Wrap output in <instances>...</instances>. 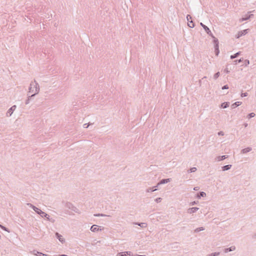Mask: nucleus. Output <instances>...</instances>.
Here are the masks:
<instances>
[{"instance_id":"1","label":"nucleus","mask_w":256,"mask_h":256,"mask_svg":"<svg viewBox=\"0 0 256 256\" xmlns=\"http://www.w3.org/2000/svg\"><path fill=\"white\" fill-rule=\"evenodd\" d=\"M40 90V86L36 80H34L33 82H30L28 88V92L34 93V94L28 96L27 100H26V104H28L30 103L32 98L38 94Z\"/></svg>"},{"instance_id":"2","label":"nucleus","mask_w":256,"mask_h":256,"mask_svg":"<svg viewBox=\"0 0 256 256\" xmlns=\"http://www.w3.org/2000/svg\"><path fill=\"white\" fill-rule=\"evenodd\" d=\"M27 205L30 208H32L38 214H40L42 218H44V216H48V214H46V212H42L41 210L34 206L32 204L28 203Z\"/></svg>"},{"instance_id":"3","label":"nucleus","mask_w":256,"mask_h":256,"mask_svg":"<svg viewBox=\"0 0 256 256\" xmlns=\"http://www.w3.org/2000/svg\"><path fill=\"white\" fill-rule=\"evenodd\" d=\"M65 207L68 209L72 210L76 212H78V209L70 202H66L65 204Z\"/></svg>"},{"instance_id":"4","label":"nucleus","mask_w":256,"mask_h":256,"mask_svg":"<svg viewBox=\"0 0 256 256\" xmlns=\"http://www.w3.org/2000/svg\"><path fill=\"white\" fill-rule=\"evenodd\" d=\"M186 19L188 20V25L190 28H192L194 26V24L192 20V16L190 14H188L186 16Z\"/></svg>"},{"instance_id":"5","label":"nucleus","mask_w":256,"mask_h":256,"mask_svg":"<svg viewBox=\"0 0 256 256\" xmlns=\"http://www.w3.org/2000/svg\"><path fill=\"white\" fill-rule=\"evenodd\" d=\"M200 24L205 30L206 32L207 33V34H208L211 37H214V35L212 34L210 30L209 29V28L207 26L204 24L202 22H200Z\"/></svg>"},{"instance_id":"6","label":"nucleus","mask_w":256,"mask_h":256,"mask_svg":"<svg viewBox=\"0 0 256 256\" xmlns=\"http://www.w3.org/2000/svg\"><path fill=\"white\" fill-rule=\"evenodd\" d=\"M248 29H246L238 32V34L236 36V38H238L242 36L246 35L248 32Z\"/></svg>"},{"instance_id":"7","label":"nucleus","mask_w":256,"mask_h":256,"mask_svg":"<svg viewBox=\"0 0 256 256\" xmlns=\"http://www.w3.org/2000/svg\"><path fill=\"white\" fill-rule=\"evenodd\" d=\"M16 105L12 106L10 108L8 109L6 112V116H10L13 113L14 111L16 110Z\"/></svg>"},{"instance_id":"8","label":"nucleus","mask_w":256,"mask_h":256,"mask_svg":"<svg viewBox=\"0 0 256 256\" xmlns=\"http://www.w3.org/2000/svg\"><path fill=\"white\" fill-rule=\"evenodd\" d=\"M90 230L92 232H97L98 231H100L102 229H100L98 228V226L96 224L92 225L90 228Z\"/></svg>"},{"instance_id":"9","label":"nucleus","mask_w":256,"mask_h":256,"mask_svg":"<svg viewBox=\"0 0 256 256\" xmlns=\"http://www.w3.org/2000/svg\"><path fill=\"white\" fill-rule=\"evenodd\" d=\"M56 236L60 242L62 243H64L65 242V240L64 238H62V236L59 234L58 232H56Z\"/></svg>"},{"instance_id":"10","label":"nucleus","mask_w":256,"mask_h":256,"mask_svg":"<svg viewBox=\"0 0 256 256\" xmlns=\"http://www.w3.org/2000/svg\"><path fill=\"white\" fill-rule=\"evenodd\" d=\"M199 208L196 207H193L190 208L188 210V214H192L196 212Z\"/></svg>"},{"instance_id":"11","label":"nucleus","mask_w":256,"mask_h":256,"mask_svg":"<svg viewBox=\"0 0 256 256\" xmlns=\"http://www.w3.org/2000/svg\"><path fill=\"white\" fill-rule=\"evenodd\" d=\"M228 157V156H226V155L222 156H218L216 158L215 160H216L218 162H220V161L224 160V159Z\"/></svg>"},{"instance_id":"12","label":"nucleus","mask_w":256,"mask_h":256,"mask_svg":"<svg viewBox=\"0 0 256 256\" xmlns=\"http://www.w3.org/2000/svg\"><path fill=\"white\" fill-rule=\"evenodd\" d=\"M170 178L162 179L158 184V186L162 184H166L170 182Z\"/></svg>"},{"instance_id":"13","label":"nucleus","mask_w":256,"mask_h":256,"mask_svg":"<svg viewBox=\"0 0 256 256\" xmlns=\"http://www.w3.org/2000/svg\"><path fill=\"white\" fill-rule=\"evenodd\" d=\"M253 14H249V15H246V16L244 17H243L242 18H240V22H242L244 20H248L249 18H250L251 17L253 16Z\"/></svg>"},{"instance_id":"14","label":"nucleus","mask_w":256,"mask_h":256,"mask_svg":"<svg viewBox=\"0 0 256 256\" xmlns=\"http://www.w3.org/2000/svg\"><path fill=\"white\" fill-rule=\"evenodd\" d=\"M134 224H136V225L139 226H140L142 228H145L148 226L147 224L146 223V222H140V223H139V222H134Z\"/></svg>"},{"instance_id":"15","label":"nucleus","mask_w":256,"mask_h":256,"mask_svg":"<svg viewBox=\"0 0 256 256\" xmlns=\"http://www.w3.org/2000/svg\"><path fill=\"white\" fill-rule=\"evenodd\" d=\"M214 39V48H218V40L214 37H214H212Z\"/></svg>"},{"instance_id":"16","label":"nucleus","mask_w":256,"mask_h":256,"mask_svg":"<svg viewBox=\"0 0 256 256\" xmlns=\"http://www.w3.org/2000/svg\"><path fill=\"white\" fill-rule=\"evenodd\" d=\"M236 250V247L234 246H232L228 248H226L224 250L225 252H229L234 251Z\"/></svg>"},{"instance_id":"17","label":"nucleus","mask_w":256,"mask_h":256,"mask_svg":"<svg viewBox=\"0 0 256 256\" xmlns=\"http://www.w3.org/2000/svg\"><path fill=\"white\" fill-rule=\"evenodd\" d=\"M241 104H242V102H234V104H233L231 106L232 108V109L235 108H236L237 106H240Z\"/></svg>"},{"instance_id":"18","label":"nucleus","mask_w":256,"mask_h":256,"mask_svg":"<svg viewBox=\"0 0 256 256\" xmlns=\"http://www.w3.org/2000/svg\"><path fill=\"white\" fill-rule=\"evenodd\" d=\"M252 148H250V147H248V148H245L244 149H242V150H241V153L242 154H246V153H247L250 151L252 150Z\"/></svg>"},{"instance_id":"19","label":"nucleus","mask_w":256,"mask_h":256,"mask_svg":"<svg viewBox=\"0 0 256 256\" xmlns=\"http://www.w3.org/2000/svg\"><path fill=\"white\" fill-rule=\"evenodd\" d=\"M231 164H228L222 167V169L223 171L228 170L232 168Z\"/></svg>"},{"instance_id":"20","label":"nucleus","mask_w":256,"mask_h":256,"mask_svg":"<svg viewBox=\"0 0 256 256\" xmlns=\"http://www.w3.org/2000/svg\"><path fill=\"white\" fill-rule=\"evenodd\" d=\"M206 196V192H201L199 194H197V198H200L201 197H205Z\"/></svg>"},{"instance_id":"21","label":"nucleus","mask_w":256,"mask_h":256,"mask_svg":"<svg viewBox=\"0 0 256 256\" xmlns=\"http://www.w3.org/2000/svg\"><path fill=\"white\" fill-rule=\"evenodd\" d=\"M158 185L157 186L154 187V188H148L146 190V192H154L156 190H157V188H156V187H158Z\"/></svg>"},{"instance_id":"22","label":"nucleus","mask_w":256,"mask_h":256,"mask_svg":"<svg viewBox=\"0 0 256 256\" xmlns=\"http://www.w3.org/2000/svg\"><path fill=\"white\" fill-rule=\"evenodd\" d=\"M229 106V102H224L221 104V108H228Z\"/></svg>"},{"instance_id":"23","label":"nucleus","mask_w":256,"mask_h":256,"mask_svg":"<svg viewBox=\"0 0 256 256\" xmlns=\"http://www.w3.org/2000/svg\"><path fill=\"white\" fill-rule=\"evenodd\" d=\"M240 54V52H236V54H235L234 55H232L230 56V58L234 59V58H237Z\"/></svg>"},{"instance_id":"24","label":"nucleus","mask_w":256,"mask_h":256,"mask_svg":"<svg viewBox=\"0 0 256 256\" xmlns=\"http://www.w3.org/2000/svg\"><path fill=\"white\" fill-rule=\"evenodd\" d=\"M204 230V227H200V228H196V229H195L194 232H198L200 231Z\"/></svg>"},{"instance_id":"25","label":"nucleus","mask_w":256,"mask_h":256,"mask_svg":"<svg viewBox=\"0 0 256 256\" xmlns=\"http://www.w3.org/2000/svg\"><path fill=\"white\" fill-rule=\"evenodd\" d=\"M196 167H193L188 170V172H194L196 170Z\"/></svg>"},{"instance_id":"26","label":"nucleus","mask_w":256,"mask_h":256,"mask_svg":"<svg viewBox=\"0 0 256 256\" xmlns=\"http://www.w3.org/2000/svg\"><path fill=\"white\" fill-rule=\"evenodd\" d=\"M220 254V252H213L210 254H208L206 256H218Z\"/></svg>"},{"instance_id":"27","label":"nucleus","mask_w":256,"mask_h":256,"mask_svg":"<svg viewBox=\"0 0 256 256\" xmlns=\"http://www.w3.org/2000/svg\"><path fill=\"white\" fill-rule=\"evenodd\" d=\"M94 216H108L102 214H94Z\"/></svg>"},{"instance_id":"28","label":"nucleus","mask_w":256,"mask_h":256,"mask_svg":"<svg viewBox=\"0 0 256 256\" xmlns=\"http://www.w3.org/2000/svg\"><path fill=\"white\" fill-rule=\"evenodd\" d=\"M255 115H256V114H254V112H252V113H250V114H248V118H252L254 117V116H255Z\"/></svg>"},{"instance_id":"29","label":"nucleus","mask_w":256,"mask_h":256,"mask_svg":"<svg viewBox=\"0 0 256 256\" xmlns=\"http://www.w3.org/2000/svg\"><path fill=\"white\" fill-rule=\"evenodd\" d=\"M32 253L34 254H35L36 256H38V254H42V252H38L36 250H34L33 252H32ZM43 255H44L43 254Z\"/></svg>"},{"instance_id":"30","label":"nucleus","mask_w":256,"mask_h":256,"mask_svg":"<svg viewBox=\"0 0 256 256\" xmlns=\"http://www.w3.org/2000/svg\"><path fill=\"white\" fill-rule=\"evenodd\" d=\"M116 256H126L124 252H118Z\"/></svg>"},{"instance_id":"31","label":"nucleus","mask_w":256,"mask_h":256,"mask_svg":"<svg viewBox=\"0 0 256 256\" xmlns=\"http://www.w3.org/2000/svg\"><path fill=\"white\" fill-rule=\"evenodd\" d=\"M242 60H243V58H240L238 60H235L234 61V64H238V63L242 62Z\"/></svg>"},{"instance_id":"32","label":"nucleus","mask_w":256,"mask_h":256,"mask_svg":"<svg viewBox=\"0 0 256 256\" xmlns=\"http://www.w3.org/2000/svg\"><path fill=\"white\" fill-rule=\"evenodd\" d=\"M220 72H218L216 73L214 76V78L216 80V78H218V76H220Z\"/></svg>"},{"instance_id":"33","label":"nucleus","mask_w":256,"mask_h":256,"mask_svg":"<svg viewBox=\"0 0 256 256\" xmlns=\"http://www.w3.org/2000/svg\"><path fill=\"white\" fill-rule=\"evenodd\" d=\"M0 228H1L3 230L10 232V231L8 230V228H6L5 226H2V225L0 224Z\"/></svg>"},{"instance_id":"34","label":"nucleus","mask_w":256,"mask_h":256,"mask_svg":"<svg viewBox=\"0 0 256 256\" xmlns=\"http://www.w3.org/2000/svg\"><path fill=\"white\" fill-rule=\"evenodd\" d=\"M162 198H158L155 200V202L158 203V202H160L162 201Z\"/></svg>"},{"instance_id":"35","label":"nucleus","mask_w":256,"mask_h":256,"mask_svg":"<svg viewBox=\"0 0 256 256\" xmlns=\"http://www.w3.org/2000/svg\"><path fill=\"white\" fill-rule=\"evenodd\" d=\"M215 48L216 54V56H218L220 52L218 48Z\"/></svg>"},{"instance_id":"36","label":"nucleus","mask_w":256,"mask_h":256,"mask_svg":"<svg viewBox=\"0 0 256 256\" xmlns=\"http://www.w3.org/2000/svg\"><path fill=\"white\" fill-rule=\"evenodd\" d=\"M90 124L89 123V124H84V125H83V127L85 128H86L88 127V126L90 125Z\"/></svg>"},{"instance_id":"37","label":"nucleus","mask_w":256,"mask_h":256,"mask_svg":"<svg viewBox=\"0 0 256 256\" xmlns=\"http://www.w3.org/2000/svg\"><path fill=\"white\" fill-rule=\"evenodd\" d=\"M125 254H126V256H130L132 252H131L128 251V252H124Z\"/></svg>"},{"instance_id":"38","label":"nucleus","mask_w":256,"mask_h":256,"mask_svg":"<svg viewBox=\"0 0 256 256\" xmlns=\"http://www.w3.org/2000/svg\"><path fill=\"white\" fill-rule=\"evenodd\" d=\"M250 64L249 60H244V64H245L246 66H247L248 64Z\"/></svg>"},{"instance_id":"39","label":"nucleus","mask_w":256,"mask_h":256,"mask_svg":"<svg viewBox=\"0 0 256 256\" xmlns=\"http://www.w3.org/2000/svg\"><path fill=\"white\" fill-rule=\"evenodd\" d=\"M248 96V94L246 92L242 93L241 94V96L242 97H245V96Z\"/></svg>"},{"instance_id":"40","label":"nucleus","mask_w":256,"mask_h":256,"mask_svg":"<svg viewBox=\"0 0 256 256\" xmlns=\"http://www.w3.org/2000/svg\"><path fill=\"white\" fill-rule=\"evenodd\" d=\"M218 136H224V132L222 131H220L218 133Z\"/></svg>"},{"instance_id":"41","label":"nucleus","mask_w":256,"mask_h":256,"mask_svg":"<svg viewBox=\"0 0 256 256\" xmlns=\"http://www.w3.org/2000/svg\"><path fill=\"white\" fill-rule=\"evenodd\" d=\"M228 85H225L222 87V90L228 89Z\"/></svg>"},{"instance_id":"42","label":"nucleus","mask_w":256,"mask_h":256,"mask_svg":"<svg viewBox=\"0 0 256 256\" xmlns=\"http://www.w3.org/2000/svg\"><path fill=\"white\" fill-rule=\"evenodd\" d=\"M197 204V202L196 201L192 202L190 203V205L194 206V204Z\"/></svg>"},{"instance_id":"43","label":"nucleus","mask_w":256,"mask_h":256,"mask_svg":"<svg viewBox=\"0 0 256 256\" xmlns=\"http://www.w3.org/2000/svg\"><path fill=\"white\" fill-rule=\"evenodd\" d=\"M49 221L51 222H55V220L52 218H50Z\"/></svg>"},{"instance_id":"44","label":"nucleus","mask_w":256,"mask_h":256,"mask_svg":"<svg viewBox=\"0 0 256 256\" xmlns=\"http://www.w3.org/2000/svg\"><path fill=\"white\" fill-rule=\"evenodd\" d=\"M44 218H46L48 220H49L50 218V217L48 214V216H44Z\"/></svg>"},{"instance_id":"45","label":"nucleus","mask_w":256,"mask_h":256,"mask_svg":"<svg viewBox=\"0 0 256 256\" xmlns=\"http://www.w3.org/2000/svg\"><path fill=\"white\" fill-rule=\"evenodd\" d=\"M194 190H198V187H194Z\"/></svg>"},{"instance_id":"46","label":"nucleus","mask_w":256,"mask_h":256,"mask_svg":"<svg viewBox=\"0 0 256 256\" xmlns=\"http://www.w3.org/2000/svg\"><path fill=\"white\" fill-rule=\"evenodd\" d=\"M134 256H146L145 255H135Z\"/></svg>"},{"instance_id":"47","label":"nucleus","mask_w":256,"mask_h":256,"mask_svg":"<svg viewBox=\"0 0 256 256\" xmlns=\"http://www.w3.org/2000/svg\"><path fill=\"white\" fill-rule=\"evenodd\" d=\"M32 90H35V88L34 86H32Z\"/></svg>"},{"instance_id":"48","label":"nucleus","mask_w":256,"mask_h":256,"mask_svg":"<svg viewBox=\"0 0 256 256\" xmlns=\"http://www.w3.org/2000/svg\"><path fill=\"white\" fill-rule=\"evenodd\" d=\"M254 238H256V234L254 236Z\"/></svg>"},{"instance_id":"49","label":"nucleus","mask_w":256,"mask_h":256,"mask_svg":"<svg viewBox=\"0 0 256 256\" xmlns=\"http://www.w3.org/2000/svg\"><path fill=\"white\" fill-rule=\"evenodd\" d=\"M60 256H67L66 254H62V255H60Z\"/></svg>"},{"instance_id":"50","label":"nucleus","mask_w":256,"mask_h":256,"mask_svg":"<svg viewBox=\"0 0 256 256\" xmlns=\"http://www.w3.org/2000/svg\"><path fill=\"white\" fill-rule=\"evenodd\" d=\"M247 126H248V124H244V126H245V127H246Z\"/></svg>"},{"instance_id":"51","label":"nucleus","mask_w":256,"mask_h":256,"mask_svg":"<svg viewBox=\"0 0 256 256\" xmlns=\"http://www.w3.org/2000/svg\"><path fill=\"white\" fill-rule=\"evenodd\" d=\"M226 72H229V71H228V70H226Z\"/></svg>"}]
</instances>
